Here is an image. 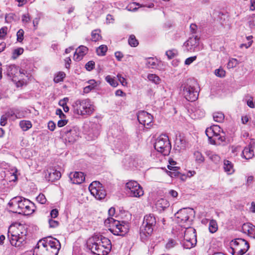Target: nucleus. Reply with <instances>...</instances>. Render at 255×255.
<instances>
[{"mask_svg": "<svg viewBox=\"0 0 255 255\" xmlns=\"http://www.w3.org/2000/svg\"><path fill=\"white\" fill-rule=\"evenodd\" d=\"M61 248L59 240L51 237L39 240L34 250L33 255H58Z\"/></svg>", "mask_w": 255, "mask_h": 255, "instance_id": "obj_1", "label": "nucleus"}, {"mask_svg": "<svg viewBox=\"0 0 255 255\" xmlns=\"http://www.w3.org/2000/svg\"><path fill=\"white\" fill-rule=\"evenodd\" d=\"M87 244L91 252L97 255H107L112 249L111 241L101 235H95L90 238Z\"/></svg>", "mask_w": 255, "mask_h": 255, "instance_id": "obj_2", "label": "nucleus"}, {"mask_svg": "<svg viewBox=\"0 0 255 255\" xmlns=\"http://www.w3.org/2000/svg\"><path fill=\"white\" fill-rule=\"evenodd\" d=\"M26 235L27 228L19 224L17 228L9 229L7 236L12 246L19 247L25 241Z\"/></svg>", "mask_w": 255, "mask_h": 255, "instance_id": "obj_3", "label": "nucleus"}, {"mask_svg": "<svg viewBox=\"0 0 255 255\" xmlns=\"http://www.w3.org/2000/svg\"><path fill=\"white\" fill-rule=\"evenodd\" d=\"M73 112L81 116L91 115L95 111V107L89 99L77 100L73 104Z\"/></svg>", "mask_w": 255, "mask_h": 255, "instance_id": "obj_4", "label": "nucleus"}, {"mask_svg": "<svg viewBox=\"0 0 255 255\" xmlns=\"http://www.w3.org/2000/svg\"><path fill=\"white\" fill-rule=\"evenodd\" d=\"M156 223V218L153 214H149L144 216L140 228V236L143 241L145 240L149 236L151 235Z\"/></svg>", "mask_w": 255, "mask_h": 255, "instance_id": "obj_5", "label": "nucleus"}, {"mask_svg": "<svg viewBox=\"0 0 255 255\" xmlns=\"http://www.w3.org/2000/svg\"><path fill=\"white\" fill-rule=\"evenodd\" d=\"M104 224L105 226L109 225L110 227L109 230L115 235L123 236L128 231V226L124 222L121 223L113 218H108L105 220Z\"/></svg>", "mask_w": 255, "mask_h": 255, "instance_id": "obj_6", "label": "nucleus"}, {"mask_svg": "<svg viewBox=\"0 0 255 255\" xmlns=\"http://www.w3.org/2000/svg\"><path fill=\"white\" fill-rule=\"evenodd\" d=\"M154 146L158 152L161 153L164 155H168L171 148L169 138L166 134H161L158 137Z\"/></svg>", "mask_w": 255, "mask_h": 255, "instance_id": "obj_7", "label": "nucleus"}, {"mask_svg": "<svg viewBox=\"0 0 255 255\" xmlns=\"http://www.w3.org/2000/svg\"><path fill=\"white\" fill-rule=\"evenodd\" d=\"M194 212L191 208H183L179 210L175 214V217L177 218V222L180 224L185 228H187L191 225L189 218Z\"/></svg>", "mask_w": 255, "mask_h": 255, "instance_id": "obj_8", "label": "nucleus"}, {"mask_svg": "<svg viewBox=\"0 0 255 255\" xmlns=\"http://www.w3.org/2000/svg\"><path fill=\"white\" fill-rule=\"evenodd\" d=\"M234 255H243L249 249L250 245L245 240L241 238L236 239L231 242Z\"/></svg>", "mask_w": 255, "mask_h": 255, "instance_id": "obj_9", "label": "nucleus"}, {"mask_svg": "<svg viewBox=\"0 0 255 255\" xmlns=\"http://www.w3.org/2000/svg\"><path fill=\"white\" fill-rule=\"evenodd\" d=\"M182 93L184 98L188 101L193 102L197 99L198 93L196 90L194 86L192 85L188 81L184 83L181 87Z\"/></svg>", "mask_w": 255, "mask_h": 255, "instance_id": "obj_10", "label": "nucleus"}, {"mask_svg": "<svg viewBox=\"0 0 255 255\" xmlns=\"http://www.w3.org/2000/svg\"><path fill=\"white\" fill-rule=\"evenodd\" d=\"M29 200L22 196H16L12 198L8 203V206L12 210V212L21 214L26 201Z\"/></svg>", "mask_w": 255, "mask_h": 255, "instance_id": "obj_11", "label": "nucleus"}, {"mask_svg": "<svg viewBox=\"0 0 255 255\" xmlns=\"http://www.w3.org/2000/svg\"><path fill=\"white\" fill-rule=\"evenodd\" d=\"M127 191L129 196L134 197L142 196L144 192L141 186L135 181H130L126 184Z\"/></svg>", "mask_w": 255, "mask_h": 255, "instance_id": "obj_12", "label": "nucleus"}, {"mask_svg": "<svg viewBox=\"0 0 255 255\" xmlns=\"http://www.w3.org/2000/svg\"><path fill=\"white\" fill-rule=\"evenodd\" d=\"M6 67V75L13 81H16L18 79V76L22 77V75L24 74V70H19L18 67L14 64L7 65Z\"/></svg>", "mask_w": 255, "mask_h": 255, "instance_id": "obj_13", "label": "nucleus"}, {"mask_svg": "<svg viewBox=\"0 0 255 255\" xmlns=\"http://www.w3.org/2000/svg\"><path fill=\"white\" fill-rule=\"evenodd\" d=\"M64 132L63 136L69 142L73 143L78 138L79 132L76 127H66Z\"/></svg>", "mask_w": 255, "mask_h": 255, "instance_id": "obj_14", "label": "nucleus"}, {"mask_svg": "<svg viewBox=\"0 0 255 255\" xmlns=\"http://www.w3.org/2000/svg\"><path fill=\"white\" fill-rule=\"evenodd\" d=\"M137 120L145 128H149L151 126L153 117L147 112L142 111L138 112Z\"/></svg>", "mask_w": 255, "mask_h": 255, "instance_id": "obj_15", "label": "nucleus"}, {"mask_svg": "<svg viewBox=\"0 0 255 255\" xmlns=\"http://www.w3.org/2000/svg\"><path fill=\"white\" fill-rule=\"evenodd\" d=\"M186 229L184 239L187 242L186 248H191L194 246L196 241L195 230L189 227Z\"/></svg>", "mask_w": 255, "mask_h": 255, "instance_id": "obj_16", "label": "nucleus"}, {"mask_svg": "<svg viewBox=\"0 0 255 255\" xmlns=\"http://www.w3.org/2000/svg\"><path fill=\"white\" fill-rule=\"evenodd\" d=\"M61 176L60 172L53 168H49L45 171V178L52 182L59 179Z\"/></svg>", "mask_w": 255, "mask_h": 255, "instance_id": "obj_17", "label": "nucleus"}, {"mask_svg": "<svg viewBox=\"0 0 255 255\" xmlns=\"http://www.w3.org/2000/svg\"><path fill=\"white\" fill-rule=\"evenodd\" d=\"M255 143V140L254 139H251L250 144L246 147L243 152V157L246 159H250L254 156V150L253 144Z\"/></svg>", "mask_w": 255, "mask_h": 255, "instance_id": "obj_18", "label": "nucleus"}, {"mask_svg": "<svg viewBox=\"0 0 255 255\" xmlns=\"http://www.w3.org/2000/svg\"><path fill=\"white\" fill-rule=\"evenodd\" d=\"M242 231L250 237L255 239V226L252 224L249 223L244 224L242 227Z\"/></svg>", "mask_w": 255, "mask_h": 255, "instance_id": "obj_19", "label": "nucleus"}, {"mask_svg": "<svg viewBox=\"0 0 255 255\" xmlns=\"http://www.w3.org/2000/svg\"><path fill=\"white\" fill-rule=\"evenodd\" d=\"M70 178L73 184H81L85 180V176L82 172H75L70 173Z\"/></svg>", "mask_w": 255, "mask_h": 255, "instance_id": "obj_20", "label": "nucleus"}, {"mask_svg": "<svg viewBox=\"0 0 255 255\" xmlns=\"http://www.w3.org/2000/svg\"><path fill=\"white\" fill-rule=\"evenodd\" d=\"M198 45V39L196 37H190L184 44V45L187 47V51L194 50Z\"/></svg>", "mask_w": 255, "mask_h": 255, "instance_id": "obj_21", "label": "nucleus"}, {"mask_svg": "<svg viewBox=\"0 0 255 255\" xmlns=\"http://www.w3.org/2000/svg\"><path fill=\"white\" fill-rule=\"evenodd\" d=\"M25 203V206L22 209V212H21L20 214L24 215H29L33 213L35 209L34 204L30 200L26 201Z\"/></svg>", "mask_w": 255, "mask_h": 255, "instance_id": "obj_22", "label": "nucleus"}, {"mask_svg": "<svg viewBox=\"0 0 255 255\" xmlns=\"http://www.w3.org/2000/svg\"><path fill=\"white\" fill-rule=\"evenodd\" d=\"M88 48L85 46H80L76 50L74 54V58L80 61L88 51Z\"/></svg>", "mask_w": 255, "mask_h": 255, "instance_id": "obj_23", "label": "nucleus"}, {"mask_svg": "<svg viewBox=\"0 0 255 255\" xmlns=\"http://www.w3.org/2000/svg\"><path fill=\"white\" fill-rule=\"evenodd\" d=\"M169 206V203L167 200L161 198L158 200L155 203L156 209L159 211H163Z\"/></svg>", "mask_w": 255, "mask_h": 255, "instance_id": "obj_24", "label": "nucleus"}, {"mask_svg": "<svg viewBox=\"0 0 255 255\" xmlns=\"http://www.w3.org/2000/svg\"><path fill=\"white\" fill-rule=\"evenodd\" d=\"M91 193L95 198L98 200H102L105 198L106 196V191L103 187L100 188L99 189L93 190V191L91 192Z\"/></svg>", "mask_w": 255, "mask_h": 255, "instance_id": "obj_25", "label": "nucleus"}, {"mask_svg": "<svg viewBox=\"0 0 255 255\" xmlns=\"http://www.w3.org/2000/svg\"><path fill=\"white\" fill-rule=\"evenodd\" d=\"M224 169L228 174H231L234 171L233 164L227 160H225L224 161Z\"/></svg>", "mask_w": 255, "mask_h": 255, "instance_id": "obj_26", "label": "nucleus"}, {"mask_svg": "<svg viewBox=\"0 0 255 255\" xmlns=\"http://www.w3.org/2000/svg\"><path fill=\"white\" fill-rule=\"evenodd\" d=\"M206 153L209 158L215 163L217 164L220 161L221 158L218 154L211 151H207Z\"/></svg>", "mask_w": 255, "mask_h": 255, "instance_id": "obj_27", "label": "nucleus"}, {"mask_svg": "<svg viewBox=\"0 0 255 255\" xmlns=\"http://www.w3.org/2000/svg\"><path fill=\"white\" fill-rule=\"evenodd\" d=\"M87 83L88 85L84 88V92L85 93H88L91 90L94 89L97 85V82L95 80H90L88 81Z\"/></svg>", "mask_w": 255, "mask_h": 255, "instance_id": "obj_28", "label": "nucleus"}, {"mask_svg": "<svg viewBox=\"0 0 255 255\" xmlns=\"http://www.w3.org/2000/svg\"><path fill=\"white\" fill-rule=\"evenodd\" d=\"M213 117L214 120L218 123L223 122L225 119L224 114L220 112H214L213 114Z\"/></svg>", "mask_w": 255, "mask_h": 255, "instance_id": "obj_29", "label": "nucleus"}, {"mask_svg": "<svg viewBox=\"0 0 255 255\" xmlns=\"http://www.w3.org/2000/svg\"><path fill=\"white\" fill-rule=\"evenodd\" d=\"M226 138L224 136L221 135L220 134H218L215 135L214 138L212 139V144H220L223 142L225 141Z\"/></svg>", "mask_w": 255, "mask_h": 255, "instance_id": "obj_30", "label": "nucleus"}, {"mask_svg": "<svg viewBox=\"0 0 255 255\" xmlns=\"http://www.w3.org/2000/svg\"><path fill=\"white\" fill-rule=\"evenodd\" d=\"M170 170L168 172V174L171 177H180L181 173L179 172V168L178 167H174L172 168H169Z\"/></svg>", "mask_w": 255, "mask_h": 255, "instance_id": "obj_31", "label": "nucleus"}, {"mask_svg": "<svg viewBox=\"0 0 255 255\" xmlns=\"http://www.w3.org/2000/svg\"><path fill=\"white\" fill-rule=\"evenodd\" d=\"M218 225L216 220H211L209 222V230L210 233H214L218 230Z\"/></svg>", "mask_w": 255, "mask_h": 255, "instance_id": "obj_32", "label": "nucleus"}, {"mask_svg": "<svg viewBox=\"0 0 255 255\" xmlns=\"http://www.w3.org/2000/svg\"><path fill=\"white\" fill-rule=\"evenodd\" d=\"M19 126L23 130L26 131L31 128L32 124L30 121H21L19 123Z\"/></svg>", "mask_w": 255, "mask_h": 255, "instance_id": "obj_33", "label": "nucleus"}, {"mask_svg": "<svg viewBox=\"0 0 255 255\" xmlns=\"http://www.w3.org/2000/svg\"><path fill=\"white\" fill-rule=\"evenodd\" d=\"M146 65L149 68H154L157 65L156 59L151 57L147 58Z\"/></svg>", "mask_w": 255, "mask_h": 255, "instance_id": "obj_34", "label": "nucleus"}, {"mask_svg": "<svg viewBox=\"0 0 255 255\" xmlns=\"http://www.w3.org/2000/svg\"><path fill=\"white\" fill-rule=\"evenodd\" d=\"M108 50V47L105 45H100L96 50L97 54L99 56H105Z\"/></svg>", "mask_w": 255, "mask_h": 255, "instance_id": "obj_35", "label": "nucleus"}, {"mask_svg": "<svg viewBox=\"0 0 255 255\" xmlns=\"http://www.w3.org/2000/svg\"><path fill=\"white\" fill-rule=\"evenodd\" d=\"M194 157L196 161L198 163H203L204 161V157L202 153L198 151H195L194 153Z\"/></svg>", "mask_w": 255, "mask_h": 255, "instance_id": "obj_36", "label": "nucleus"}, {"mask_svg": "<svg viewBox=\"0 0 255 255\" xmlns=\"http://www.w3.org/2000/svg\"><path fill=\"white\" fill-rule=\"evenodd\" d=\"M148 79L155 84H158L160 83V79L155 74H150L147 76Z\"/></svg>", "mask_w": 255, "mask_h": 255, "instance_id": "obj_37", "label": "nucleus"}, {"mask_svg": "<svg viewBox=\"0 0 255 255\" xmlns=\"http://www.w3.org/2000/svg\"><path fill=\"white\" fill-rule=\"evenodd\" d=\"M103 187L102 184L99 181L93 182L89 186V189L91 192L93 191V190H97L100 189V188Z\"/></svg>", "mask_w": 255, "mask_h": 255, "instance_id": "obj_38", "label": "nucleus"}, {"mask_svg": "<svg viewBox=\"0 0 255 255\" xmlns=\"http://www.w3.org/2000/svg\"><path fill=\"white\" fill-rule=\"evenodd\" d=\"M214 130V128H212V127L207 128L206 130V134L208 136V139L211 143L212 142V139H213Z\"/></svg>", "mask_w": 255, "mask_h": 255, "instance_id": "obj_39", "label": "nucleus"}, {"mask_svg": "<svg viewBox=\"0 0 255 255\" xmlns=\"http://www.w3.org/2000/svg\"><path fill=\"white\" fill-rule=\"evenodd\" d=\"M105 80L113 87H116L118 85V82L115 80V79L110 75L107 76L105 78Z\"/></svg>", "mask_w": 255, "mask_h": 255, "instance_id": "obj_40", "label": "nucleus"}, {"mask_svg": "<svg viewBox=\"0 0 255 255\" xmlns=\"http://www.w3.org/2000/svg\"><path fill=\"white\" fill-rule=\"evenodd\" d=\"M23 51L22 48H18L14 49L12 52V58L13 59H16L19 55L23 53Z\"/></svg>", "mask_w": 255, "mask_h": 255, "instance_id": "obj_41", "label": "nucleus"}, {"mask_svg": "<svg viewBox=\"0 0 255 255\" xmlns=\"http://www.w3.org/2000/svg\"><path fill=\"white\" fill-rule=\"evenodd\" d=\"M128 43L132 47H136L138 45V42L133 35H131L128 39Z\"/></svg>", "mask_w": 255, "mask_h": 255, "instance_id": "obj_42", "label": "nucleus"}, {"mask_svg": "<svg viewBox=\"0 0 255 255\" xmlns=\"http://www.w3.org/2000/svg\"><path fill=\"white\" fill-rule=\"evenodd\" d=\"M66 74L64 72H59L56 77L54 78V80L55 82L58 83L59 82L62 81L63 79L65 77Z\"/></svg>", "mask_w": 255, "mask_h": 255, "instance_id": "obj_43", "label": "nucleus"}, {"mask_svg": "<svg viewBox=\"0 0 255 255\" xmlns=\"http://www.w3.org/2000/svg\"><path fill=\"white\" fill-rule=\"evenodd\" d=\"M92 40L95 42L98 41L101 38V35L98 32V30H95L92 31L91 34Z\"/></svg>", "mask_w": 255, "mask_h": 255, "instance_id": "obj_44", "label": "nucleus"}, {"mask_svg": "<svg viewBox=\"0 0 255 255\" xmlns=\"http://www.w3.org/2000/svg\"><path fill=\"white\" fill-rule=\"evenodd\" d=\"M238 64V60L235 58L231 59L228 63L227 66L229 68H233Z\"/></svg>", "mask_w": 255, "mask_h": 255, "instance_id": "obj_45", "label": "nucleus"}, {"mask_svg": "<svg viewBox=\"0 0 255 255\" xmlns=\"http://www.w3.org/2000/svg\"><path fill=\"white\" fill-rule=\"evenodd\" d=\"M215 74L219 77H224L225 76L226 72L222 68L216 69L214 72Z\"/></svg>", "mask_w": 255, "mask_h": 255, "instance_id": "obj_46", "label": "nucleus"}, {"mask_svg": "<svg viewBox=\"0 0 255 255\" xmlns=\"http://www.w3.org/2000/svg\"><path fill=\"white\" fill-rule=\"evenodd\" d=\"M177 54V52L175 49L168 50L166 52V55L170 59H172L173 58L175 57Z\"/></svg>", "mask_w": 255, "mask_h": 255, "instance_id": "obj_47", "label": "nucleus"}, {"mask_svg": "<svg viewBox=\"0 0 255 255\" xmlns=\"http://www.w3.org/2000/svg\"><path fill=\"white\" fill-rule=\"evenodd\" d=\"M248 22L251 28H255V14H253L250 16Z\"/></svg>", "mask_w": 255, "mask_h": 255, "instance_id": "obj_48", "label": "nucleus"}, {"mask_svg": "<svg viewBox=\"0 0 255 255\" xmlns=\"http://www.w3.org/2000/svg\"><path fill=\"white\" fill-rule=\"evenodd\" d=\"M24 31L23 29H19L16 33L17 41L21 42L23 39Z\"/></svg>", "mask_w": 255, "mask_h": 255, "instance_id": "obj_49", "label": "nucleus"}, {"mask_svg": "<svg viewBox=\"0 0 255 255\" xmlns=\"http://www.w3.org/2000/svg\"><path fill=\"white\" fill-rule=\"evenodd\" d=\"M36 200L40 204H45L46 202L45 196L43 194H40L37 197Z\"/></svg>", "mask_w": 255, "mask_h": 255, "instance_id": "obj_50", "label": "nucleus"}, {"mask_svg": "<svg viewBox=\"0 0 255 255\" xmlns=\"http://www.w3.org/2000/svg\"><path fill=\"white\" fill-rule=\"evenodd\" d=\"M95 67V62L93 61H90L87 62L85 65L86 69L90 71L94 68Z\"/></svg>", "mask_w": 255, "mask_h": 255, "instance_id": "obj_51", "label": "nucleus"}, {"mask_svg": "<svg viewBox=\"0 0 255 255\" xmlns=\"http://www.w3.org/2000/svg\"><path fill=\"white\" fill-rule=\"evenodd\" d=\"M138 5V3L135 2H133L130 3L127 7V9L129 11H135L137 10V8L136 7V5Z\"/></svg>", "mask_w": 255, "mask_h": 255, "instance_id": "obj_52", "label": "nucleus"}, {"mask_svg": "<svg viewBox=\"0 0 255 255\" xmlns=\"http://www.w3.org/2000/svg\"><path fill=\"white\" fill-rule=\"evenodd\" d=\"M7 28L6 26L2 27L0 29V39L3 38L7 34Z\"/></svg>", "mask_w": 255, "mask_h": 255, "instance_id": "obj_53", "label": "nucleus"}, {"mask_svg": "<svg viewBox=\"0 0 255 255\" xmlns=\"http://www.w3.org/2000/svg\"><path fill=\"white\" fill-rule=\"evenodd\" d=\"M176 242L173 240H169L166 245V249H170L173 248L176 245Z\"/></svg>", "mask_w": 255, "mask_h": 255, "instance_id": "obj_54", "label": "nucleus"}, {"mask_svg": "<svg viewBox=\"0 0 255 255\" xmlns=\"http://www.w3.org/2000/svg\"><path fill=\"white\" fill-rule=\"evenodd\" d=\"M197 58L196 56H192L187 58L185 61V64L189 65L194 61Z\"/></svg>", "mask_w": 255, "mask_h": 255, "instance_id": "obj_55", "label": "nucleus"}, {"mask_svg": "<svg viewBox=\"0 0 255 255\" xmlns=\"http://www.w3.org/2000/svg\"><path fill=\"white\" fill-rule=\"evenodd\" d=\"M7 116L6 115H2L0 118V124L1 126H4L7 124Z\"/></svg>", "mask_w": 255, "mask_h": 255, "instance_id": "obj_56", "label": "nucleus"}, {"mask_svg": "<svg viewBox=\"0 0 255 255\" xmlns=\"http://www.w3.org/2000/svg\"><path fill=\"white\" fill-rule=\"evenodd\" d=\"M49 224L50 228H55L59 225L58 222L53 220L52 219L49 220Z\"/></svg>", "mask_w": 255, "mask_h": 255, "instance_id": "obj_57", "label": "nucleus"}, {"mask_svg": "<svg viewBox=\"0 0 255 255\" xmlns=\"http://www.w3.org/2000/svg\"><path fill=\"white\" fill-rule=\"evenodd\" d=\"M117 77L119 81L120 82L122 85L126 86L127 85V82L125 78L122 77L121 74H118Z\"/></svg>", "mask_w": 255, "mask_h": 255, "instance_id": "obj_58", "label": "nucleus"}, {"mask_svg": "<svg viewBox=\"0 0 255 255\" xmlns=\"http://www.w3.org/2000/svg\"><path fill=\"white\" fill-rule=\"evenodd\" d=\"M115 55L117 60L119 61L122 60V59L124 57L123 54L120 52V51H117L115 53Z\"/></svg>", "mask_w": 255, "mask_h": 255, "instance_id": "obj_59", "label": "nucleus"}, {"mask_svg": "<svg viewBox=\"0 0 255 255\" xmlns=\"http://www.w3.org/2000/svg\"><path fill=\"white\" fill-rule=\"evenodd\" d=\"M48 127L49 130L53 131L56 127L55 124L52 121H50L48 124Z\"/></svg>", "mask_w": 255, "mask_h": 255, "instance_id": "obj_60", "label": "nucleus"}, {"mask_svg": "<svg viewBox=\"0 0 255 255\" xmlns=\"http://www.w3.org/2000/svg\"><path fill=\"white\" fill-rule=\"evenodd\" d=\"M56 114L57 115H59V117L61 119L64 118L66 117L65 114L63 113L62 110L60 109H58L56 110Z\"/></svg>", "mask_w": 255, "mask_h": 255, "instance_id": "obj_61", "label": "nucleus"}, {"mask_svg": "<svg viewBox=\"0 0 255 255\" xmlns=\"http://www.w3.org/2000/svg\"><path fill=\"white\" fill-rule=\"evenodd\" d=\"M58 215V211L56 209H54L51 210L50 212V216L51 218H55Z\"/></svg>", "mask_w": 255, "mask_h": 255, "instance_id": "obj_62", "label": "nucleus"}, {"mask_svg": "<svg viewBox=\"0 0 255 255\" xmlns=\"http://www.w3.org/2000/svg\"><path fill=\"white\" fill-rule=\"evenodd\" d=\"M16 113V110H11L8 111L6 114V115L7 116L8 118L10 117H15Z\"/></svg>", "mask_w": 255, "mask_h": 255, "instance_id": "obj_63", "label": "nucleus"}, {"mask_svg": "<svg viewBox=\"0 0 255 255\" xmlns=\"http://www.w3.org/2000/svg\"><path fill=\"white\" fill-rule=\"evenodd\" d=\"M67 122H68L67 120L61 119L58 122L57 126L59 127H62L64 126L65 125H66L67 124Z\"/></svg>", "mask_w": 255, "mask_h": 255, "instance_id": "obj_64", "label": "nucleus"}]
</instances>
